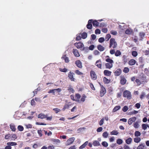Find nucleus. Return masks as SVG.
<instances>
[{"label": "nucleus", "mask_w": 149, "mask_h": 149, "mask_svg": "<svg viewBox=\"0 0 149 149\" xmlns=\"http://www.w3.org/2000/svg\"><path fill=\"white\" fill-rule=\"evenodd\" d=\"M71 99L74 101H75L79 103H83L85 102L87 97L85 94H83L81 96L79 94H76L75 95H71Z\"/></svg>", "instance_id": "f257e3e1"}, {"label": "nucleus", "mask_w": 149, "mask_h": 149, "mask_svg": "<svg viewBox=\"0 0 149 149\" xmlns=\"http://www.w3.org/2000/svg\"><path fill=\"white\" fill-rule=\"evenodd\" d=\"M117 46V43L115 39L113 38H111L110 40V47H112L113 48H115Z\"/></svg>", "instance_id": "f03ea898"}, {"label": "nucleus", "mask_w": 149, "mask_h": 149, "mask_svg": "<svg viewBox=\"0 0 149 149\" xmlns=\"http://www.w3.org/2000/svg\"><path fill=\"white\" fill-rule=\"evenodd\" d=\"M74 45L77 48L81 50H83L85 48L84 45L83 43L81 42L75 43Z\"/></svg>", "instance_id": "7ed1b4c3"}, {"label": "nucleus", "mask_w": 149, "mask_h": 149, "mask_svg": "<svg viewBox=\"0 0 149 149\" xmlns=\"http://www.w3.org/2000/svg\"><path fill=\"white\" fill-rule=\"evenodd\" d=\"M61 89L58 88L50 90L48 91V93H52L53 95H55L56 94L60 93L61 91Z\"/></svg>", "instance_id": "20e7f679"}, {"label": "nucleus", "mask_w": 149, "mask_h": 149, "mask_svg": "<svg viewBox=\"0 0 149 149\" xmlns=\"http://www.w3.org/2000/svg\"><path fill=\"white\" fill-rule=\"evenodd\" d=\"M73 104V103L71 102H69L65 103L62 109V110L64 111L66 109H68Z\"/></svg>", "instance_id": "39448f33"}, {"label": "nucleus", "mask_w": 149, "mask_h": 149, "mask_svg": "<svg viewBox=\"0 0 149 149\" xmlns=\"http://www.w3.org/2000/svg\"><path fill=\"white\" fill-rule=\"evenodd\" d=\"M123 96L124 97H127V98L130 99L131 97V95L130 91H126L123 93Z\"/></svg>", "instance_id": "423d86ee"}, {"label": "nucleus", "mask_w": 149, "mask_h": 149, "mask_svg": "<svg viewBox=\"0 0 149 149\" xmlns=\"http://www.w3.org/2000/svg\"><path fill=\"white\" fill-rule=\"evenodd\" d=\"M74 74L71 72H70L68 74V77L69 79L70 80L72 81H75V79L74 77Z\"/></svg>", "instance_id": "0eeeda50"}, {"label": "nucleus", "mask_w": 149, "mask_h": 149, "mask_svg": "<svg viewBox=\"0 0 149 149\" xmlns=\"http://www.w3.org/2000/svg\"><path fill=\"white\" fill-rule=\"evenodd\" d=\"M75 140V138L74 137H72L68 139L66 143V145H69L72 143Z\"/></svg>", "instance_id": "6e6552de"}, {"label": "nucleus", "mask_w": 149, "mask_h": 149, "mask_svg": "<svg viewBox=\"0 0 149 149\" xmlns=\"http://www.w3.org/2000/svg\"><path fill=\"white\" fill-rule=\"evenodd\" d=\"M106 90L105 88L103 86H101V88L100 92V95L101 97H102L105 94Z\"/></svg>", "instance_id": "1a4fd4ad"}, {"label": "nucleus", "mask_w": 149, "mask_h": 149, "mask_svg": "<svg viewBox=\"0 0 149 149\" xmlns=\"http://www.w3.org/2000/svg\"><path fill=\"white\" fill-rule=\"evenodd\" d=\"M95 65L98 68L102 69V62L100 60H99L96 61Z\"/></svg>", "instance_id": "9d476101"}, {"label": "nucleus", "mask_w": 149, "mask_h": 149, "mask_svg": "<svg viewBox=\"0 0 149 149\" xmlns=\"http://www.w3.org/2000/svg\"><path fill=\"white\" fill-rule=\"evenodd\" d=\"M136 119V118L135 117H133L130 118L128 120V123L129 125H131L134 122Z\"/></svg>", "instance_id": "9b49d317"}, {"label": "nucleus", "mask_w": 149, "mask_h": 149, "mask_svg": "<svg viewBox=\"0 0 149 149\" xmlns=\"http://www.w3.org/2000/svg\"><path fill=\"white\" fill-rule=\"evenodd\" d=\"M120 78V83L121 84L123 85H124L126 82V79L123 76H121Z\"/></svg>", "instance_id": "f8f14e48"}, {"label": "nucleus", "mask_w": 149, "mask_h": 149, "mask_svg": "<svg viewBox=\"0 0 149 149\" xmlns=\"http://www.w3.org/2000/svg\"><path fill=\"white\" fill-rule=\"evenodd\" d=\"M75 64L79 68H81L82 67V65L81 62L79 60H77L75 61Z\"/></svg>", "instance_id": "ddd939ff"}, {"label": "nucleus", "mask_w": 149, "mask_h": 149, "mask_svg": "<svg viewBox=\"0 0 149 149\" xmlns=\"http://www.w3.org/2000/svg\"><path fill=\"white\" fill-rule=\"evenodd\" d=\"M91 76V78L94 80H95L97 78V76L95 72L93 71H91L90 72Z\"/></svg>", "instance_id": "4468645a"}, {"label": "nucleus", "mask_w": 149, "mask_h": 149, "mask_svg": "<svg viewBox=\"0 0 149 149\" xmlns=\"http://www.w3.org/2000/svg\"><path fill=\"white\" fill-rule=\"evenodd\" d=\"M92 20H89L88 22V24L87 25V27L88 29H91L92 28V25L91 22L92 21Z\"/></svg>", "instance_id": "2eb2a0df"}, {"label": "nucleus", "mask_w": 149, "mask_h": 149, "mask_svg": "<svg viewBox=\"0 0 149 149\" xmlns=\"http://www.w3.org/2000/svg\"><path fill=\"white\" fill-rule=\"evenodd\" d=\"M121 73V71L120 69H117L115 72V75L116 76L120 75Z\"/></svg>", "instance_id": "dca6fc26"}, {"label": "nucleus", "mask_w": 149, "mask_h": 149, "mask_svg": "<svg viewBox=\"0 0 149 149\" xmlns=\"http://www.w3.org/2000/svg\"><path fill=\"white\" fill-rule=\"evenodd\" d=\"M73 52L75 56L79 57L80 56L77 50L73 49Z\"/></svg>", "instance_id": "f3484780"}, {"label": "nucleus", "mask_w": 149, "mask_h": 149, "mask_svg": "<svg viewBox=\"0 0 149 149\" xmlns=\"http://www.w3.org/2000/svg\"><path fill=\"white\" fill-rule=\"evenodd\" d=\"M121 108V107L119 106H115L113 110V112H115L120 109Z\"/></svg>", "instance_id": "a211bd4d"}, {"label": "nucleus", "mask_w": 149, "mask_h": 149, "mask_svg": "<svg viewBox=\"0 0 149 149\" xmlns=\"http://www.w3.org/2000/svg\"><path fill=\"white\" fill-rule=\"evenodd\" d=\"M142 127L143 130H145L147 127H149V125L146 124H143L142 125Z\"/></svg>", "instance_id": "6ab92c4d"}, {"label": "nucleus", "mask_w": 149, "mask_h": 149, "mask_svg": "<svg viewBox=\"0 0 149 149\" xmlns=\"http://www.w3.org/2000/svg\"><path fill=\"white\" fill-rule=\"evenodd\" d=\"M106 68H107L110 69L113 66V63H107L105 64Z\"/></svg>", "instance_id": "aec40b11"}, {"label": "nucleus", "mask_w": 149, "mask_h": 149, "mask_svg": "<svg viewBox=\"0 0 149 149\" xmlns=\"http://www.w3.org/2000/svg\"><path fill=\"white\" fill-rule=\"evenodd\" d=\"M136 62L135 60L134 59H131L129 62V64L131 65H134Z\"/></svg>", "instance_id": "412c9836"}, {"label": "nucleus", "mask_w": 149, "mask_h": 149, "mask_svg": "<svg viewBox=\"0 0 149 149\" xmlns=\"http://www.w3.org/2000/svg\"><path fill=\"white\" fill-rule=\"evenodd\" d=\"M111 72L108 70H105L104 71V74L106 75L109 76L111 74Z\"/></svg>", "instance_id": "4be33fe9"}, {"label": "nucleus", "mask_w": 149, "mask_h": 149, "mask_svg": "<svg viewBox=\"0 0 149 149\" xmlns=\"http://www.w3.org/2000/svg\"><path fill=\"white\" fill-rule=\"evenodd\" d=\"M61 58L62 59L64 60L66 63H68L69 61L68 58L66 57L65 55L63 56Z\"/></svg>", "instance_id": "5701e85b"}, {"label": "nucleus", "mask_w": 149, "mask_h": 149, "mask_svg": "<svg viewBox=\"0 0 149 149\" xmlns=\"http://www.w3.org/2000/svg\"><path fill=\"white\" fill-rule=\"evenodd\" d=\"M38 118H40L41 119H43L46 117V116L43 114L41 113L38 115Z\"/></svg>", "instance_id": "b1692460"}, {"label": "nucleus", "mask_w": 149, "mask_h": 149, "mask_svg": "<svg viewBox=\"0 0 149 149\" xmlns=\"http://www.w3.org/2000/svg\"><path fill=\"white\" fill-rule=\"evenodd\" d=\"M102 136L104 138H106L108 137L109 134L107 132H105L103 133Z\"/></svg>", "instance_id": "393cba45"}, {"label": "nucleus", "mask_w": 149, "mask_h": 149, "mask_svg": "<svg viewBox=\"0 0 149 149\" xmlns=\"http://www.w3.org/2000/svg\"><path fill=\"white\" fill-rule=\"evenodd\" d=\"M132 141V139L131 138H129L126 140L125 142L127 144H129L131 143Z\"/></svg>", "instance_id": "a878e982"}, {"label": "nucleus", "mask_w": 149, "mask_h": 149, "mask_svg": "<svg viewBox=\"0 0 149 149\" xmlns=\"http://www.w3.org/2000/svg\"><path fill=\"white\" fill-rule=\"evenodd\" d=\"M93 144L94 146H99L100 145V143L96 140L94 141H93Z\"/></svg>", "instance_id": "bb28decb"}, {"label": "nucleus", "mask_w": 149, "mask_h": 149, "mask_svg": "<svg viewBox=\"0 0 149 149\" xmlns=\"http://www.w3.org/2000/svg\"><path fill=\"white\" fill-rule=\"evenodd\" d=\"M59 70L61 72H67L68 70V69L66 68H59Z\"/></svg>", "instance_id": "cd10ccee"}, {"label": "nucleus", "mask_w": 149, "mask_h": 149, "mask_svg": "<svg viewBox=\"0 0 149 149\" xmlns=\"http://www.w3.org/2000/svg\"><path fill=\"white\" fill-rule=\"evenodd\" d=\"M118 134V132L116 130H113L110 132L111 135H117Z\"/></svg>", "instance_id": "c85d7f7f"}, {"label": "nucleus", "mask_w": 149, "mask_h": 149, "mask_svg": "<svg viewBox=\"0 0 149 149\" xmlns=\"http://www.w3.org/2000/svg\"><path fill=\"white\" fill-rule=\"evenodd\" d=\"M51 141L53 142H54L56 143H60V141L58 139H51Z\"/></svg>", "instance_id": "c756f323"}, {"label": "nucleus", "mask_w": 149, "mask_h": 149, "mask_svg": "<svg viewBox=\"0 0 149 149\" xmlns=\"http://www.w3.org/2000/svg\"><path fill=\"white\" fill-rule=\"evenodd\" d=\"M88 143V142L87 141H86L84 144H83L79 147V149H82L84 148L87 145Z\"/></svg>", "instance_id": "7c9ffc66"}, {"label": "nucleus", "mask_w": 149, "mask_h": 149, "mask_svg": "<svg viewBox=\"0 0 149 149\" xmlns=\"http://www.w3.org/2000/svg\"><path fill=\"white\" fill-rule=\"evenodd\" d=\"M141 140V139L140 137H136L134 139V142L136 143H138Z\"/></svg>", "instance_id": "2f4dec72"}, {"label": "nucleus", "mask_w": 149, "mask_h": 149, "mask_svg": "<svg viewBox=\"0 0 149 149\" xmlns=\"http://www.w3.org/2000/svg\"><path fill=\"white\" fill-rule=\"evenodd\" d=\"M123 140L120 139H118L116 140L117 143L119 145L122 144L123 143Z\"/></svg>", "instance_id": "473e14b6"}, {"label": "nucleus", "mask_w": 149, "mask_h": 149, "mask_svg": "<svg viewBox=\"0 0 149 149\" xmlns=\"http://www.w3.org/2000/svg\"><path fill=\"white\" fill-rule=\"evenodd\" d=\"M132 32V31L131 29H127L125 31V33L128 34H130Z\"/></svg>", "instance_id": "72a5a7b5"}, {"label": "nucleus", "mask_w": 149, "mask_h": 149, "mask_svg": "<svg viewBox=\"0 0 149 149\" xmlns=\"http://www.w3.org/2000/svg\"><path fill=\"white\" fill-rule=\"evenodd\" d=\"M10 129L13 131H15L16 128L15 127V126L14 125V124H11L10 125Z\"/></svg>", "instance_id": "f704fd0d"}, {"label": "nucleus", "mask_w": 149, "mask_h": 149, "mask_svg": "<svg viewBox=\"0 0 149 149\" xmlns=\"http://www.w3.org/2000/svg\"><path fill=\"white\" fill-rule=\"evenodd\" d=\"M103 81L105 84H108L110 82V80L104 77L103 78Z\"/></svg>", "instance_id": "c9c22d12"}, {"label": "nucleus", "mask_w": 149, "mask_h": 149, "mask_svg": "<svg viewBox=\"0 0 149 149\" xmlns=\"http://www.w3.org/2000/svg\"><path fill=\"white\" fill-rule=\"evenodd\" d=\"M97 48L98 49L101 51H103L104 49V47L101 45H98Z\"/></svg>", "instance_id": "e433bc0d"}, {"label": "nucleus", "mask_w": 149, "mask_h": 149, "mask_svg": "<svg viewBox=\"0 0 149 149\" xmlns=\"http://www.w3.org/2000/svg\"><path fill=\"white\" fill-rule=\"evenodd\" d=\"M7 144L8 145L14 146L16 145L17 144L16 143L14 142H9L7 143Z\"/></svg>", "instance_id": "4c0bfd02"}, {"label": "nucleus", "mask_w": 149, "mask_h": 149, "mask_svg": "<svg viewBox=\"0 0 149 149\" xmlns=\"http://www.w3.org/2000/svg\"><path fill=\"white\" fill-rule=\"evenodd\" d=\"M145 146V145L141 144L137 148V149H143Z\"/></svg>", "instance_id": "58836bf2"}, {"label": "nucleus", "mask_w": 149, "mask_h": 149, "mask_svg": "<svg viewBox=\"0 0 149 149\" xmlns=\"http://www.w3.org/2000/svg\"><path fill=\"white\" fill-rule=\"evenodd\" d=\"M81 36L82 38L83 39H85L87 37V34L86 33H84L81 34Z\"/></svg>", "instance_id": "ea45409f"}, {"label": "nucleus", "mask_w": 149, "mask_h": 149, "mask_svg": "<svg viewBox=\"0 0 149 149\" xmlns=\"http://www.w3.org/2000/svg\"><path fill=\"white\" fill-rule=\"evenodd\" d=\"M102 145L104 147H107L108 146V143L106 141H103L102 143Z\"/></svg>", "instance_id": "a19ab883"}, {"label": "nucleus", "mask_w": 149, "mask_h": 149, "mask_svg": "<svg viewBox=\"0 0 149 149\" xmlns=\"http://www.w3.org/2000/svg\"><path fill=\"white\" fill-rule=\"evenodd\" d=\"M93 25L94 26H97L99 25V23L97 20H94L93 22Z\"/></svg>", "instance_id": "79ce46f5"}, {"label": "nucleus", "mask_w": 149, "mask_h": 149, "mask_svg": "<svg viewBox=\"0 0 149 149\" xmlns=\"http://www.w3.org/2000/svg\"><path fill=\"white\" fill-rule=\"evenodd\" d=\"M104 119L102 118L101 119L99 122V124L100 126L102 125L104 123Z\"/></svg>", "instance_id": "37998d69"}, {"label": "nucleus", "mask_w": 149, "mask_h": 149, "mask_svg": "<svg viewBox=\"0 0 149 149\" xmlns=\"http://www.w3.org/2000/svg\"><path fill=\"white\" fill-rule=\"evenodd\" d=\"M132 55L134 57H136L138 55V53L136 51H133L132 52Z\"/></svg>", "instance_id": "c03bdc74"}, {"label": "nucleus", "mask_w": 149, "mask_h": 149, "mask_svg": "<svg viewBox=\"0 0 149 149\" xmlns=\"http://www.w3.org/2000/svg\"><path fill=\"white\" fill-rule=\"evenodd\" d=\"M24 125L26 128H31L32 127V125L30 124H25Z\"/></svg>", "instance_id": "a18cd8bd"}, {"label": "nucleus", "mask_w": 149, "mask_h": 149, "mask_svg": "<svg viewBox=\"0 0 149 149\" xmlns=\"http://www.w3.org/2000/svg\"><path fill=\"white\" fill-rule=\"evenodd\" d=\"M17 128L18 130L20 131H22L24 130V127L21 125H19L18 126Z\"/></svg>", "instance_id": "49530a36"}, {"label": "nucleus", "mask_w": 149, "mask_h": 149, "mask_svg": "<svg viewBox=\"0 0 149 149\" xmlns=\"http://www.w3.org/2000/svg\"><path fill=\"white\" fill-rule=\"evenodd\" d=\"M141 133L140 132L136 131L134 133V135L135 136H139L141 135Z\"/></svg>", "instance_id": "de8ad7c7"}, {"label": "nucleus", "mask_w": 149, "mask_h": 149, "mask_svg": "<svg viewBox=\"0 0 149 149\" xmlns=\"http://www.w3.org/2000/svg\"><path fill=\"white\" fill-rule=\"evenodd\" d=\"M128 109V107L126 106H124L122 109V110L124 112H126Z\"/></svg>", "instance_id": "09e8293b"}, {"label": "nucleus", "mask_w": 149, "mask_h": 149, "mask_svg": "<svg viewBox=\"0 0 149 149\" xmlns=\"http://www.w3.org/2000/svg\"><path fill=\"white\" fill-rule=\"evenodd\" d=\"M134 126L135 128H138L139 127V125L137 122H136L134 124Z\"/></svg>", "instance_id": "8fccbe9b"}, {"label": "nucleus", "mask_w": 149, "mask_h": 149, "mask_svg": "<svg viewBox=\"0 0 149 149\" xmlns=\"http://www.w3.org/2000/svg\"><path fill=\"white\" fill-rule=\"evenodd\" d=\"M123 71L125 73H127L129 72V69L127 67H125L124 68Z\"/></svg>", "instance_id": "3c124183"}, {"label": "nucleus", "mask_w": 149, "mask_h": 149, "mask_svg": "<svg viewBox=\"0 0 149 149\" xmlns=\"http://www.w3.org/2000/svg\"><path fill=\"white\" fill-rule=\"evenodd\" d=\"M81 38H82V37L81 34L77 35L76 37V40H81Z\"/></svg>", "instance_id": "603ef678"}, {"label": "nucleus", "mask_w": 149, "mask_h": 149, "mask_svg": "<svg viewBox=\"0 0 149 149\" xmlns=\"http://www.w3.org/2000/svg\"><path fill=\"white\" fill-rule=\"evenodd\" d=\"M121 54V52L119 50H117L115 53V55L116 56H118Z\"/></svg>", "instance_id": "864d4df0"}, {"label": "nucleus", "mask_w": 149, "mask_h": 149, "mask_svg": "<svg viewBox=\"0 0 149 149\" xmlns=\"http://www.w3.org/2000/svg\"><path fill=\"white\" fill-rule=\"evenodd\" d=\"M104 38L101 37L99 39L98 41L100 43H102L104 41Z\"/></svg>", "instance_id": "5fc2aeb1"}, {"label": "nucleus", "mask_w": 149, "mask_h": 149, "mask_svg": "<svg viewBox=\"0 0 149 149\" xmlns=\"http://www.w3.org/2000/svg\"><path fill=\"white\" fill-rule=\"evenodd\" d=\"M115 140V137L113 136H112L109 139V141L110 142H113Z\"/></svg>", "instance_id": "6e6d98bb"}, {"label": "nucleus", "mask_w": 149, "mask_h": 149, "mask_svg": "<svg viewBox=\"0 0 149 149\" xmlns=\"http://www.w3.org/2000/svg\"><path fill=\"white\" fill-rule=\"evenodd\" d=\"M113 35H116L117 34V32L116 31L114 30H112L110 32Z\"/></svg>", "instance_id": "4d7b16f0"}, {"label": "nucleus", "mask_w": 149, "mask_h": 149, "mask_svg": "<svg viewBox=\"0 0 149 149\" xmlns=\"http://www.w3.org/2000/svg\"><path fill=\"white\" fill-rule=\"evenodd\" d=\"M37 132L39 136L40 137H41L42 135V131L41 130H38L37 131Z\"/></svg>", "instance_id": "13d9d810"}, {"label": "nucleus", "mask_w": 149, "mask_h": 149, "mask_svg": "<svg viewBox=\"0 0 149 149\" xmlns=\"http://www.w3.org/2000/svg\"><path fill=\"white\" fill-rule=\"evenodd\" d=\"M56 113H57L61 111V110L58 108H54L53 109Z\"/></svg>", "instance_id": "bf43d9fd"}, {"label": "nucleus", "mask_w": 149, "mask_h": 149, "mask_svg": "<svg viewBox=\"0 0 149 149\" xmlns=\"http://www.w3.org/2000/svg\"><path fill=\"white\" fill-rule=\"evenodd\" d=\"M106 62H108V63H113V61L109 58H107L106 60Z\"/></svg>", "instance_id": "052dcab7"}, {"label": "nucleus", "mask_w": 149, "mask_h": 149, "mask_svg": "<svg viewBox=\"0 0 149 149\" xmlns=\"http://www.w3.org/2000/svg\"><path fill=\"white\" fill-rule=\"evenodd\" d=\"M75 73L78 75H81L83 73L78 70H75Z\"/></svg>", "instance_id": "680f3d73"}, {"label": "nucleus", "mask_w": 149, "mask_h": 149, "mask_svg": "<svg viewBox=\"0 0 149 149\" xmlns=\"http://www.w3.org/2000/svg\"><path fill=\"white\" fill-rule=\"evenodd\" d=\"M77 107L76 106H74L71 110V112H74L77 110Z\"/></svg>", "instance_id": "e2e57ef3"}, {"label": "nucleus", "mask_w": 149, "mask_h": 149, "mask_svg": "<svg viewBox=\"0 0 149 149\" xmlns=\"http://www.w3.org/2000/svg\"><path fill=\"white\" fill-rule=\"evenodd\" d=\"M102 130V128L101 127H100L97 129L96 131L97 132H101Z\"/></svg>", "instance_id": "0e129e2a"}, {"label": "nucleus", "mask_w": 149, "mask_h": 149, "mask_svg": "<svg viewBox=\"0 0 149 149\" xmlns=\"http://www.w3.org/2000/svg\"><path fill=\"white\" fill-rule=\"evenodd\" d=\"M111 37V35L110 34H107L105 38L106 39H107V40H108Z\"/></svg>", "instance_id": "69168bd1"}, {"label": "nucleus", "mask_w": 149, "mask_h": 149, "mask_svg": "<svg viewBox=\"0 0 149 149\" xmlns=\"http://www.w3.org/2000/svg\"><path fill=\"white\" fill-rule=\"evenodd\" d=\"M11 138H12V140H15V139H17V137L16 136V135L13 134V135L12 136H11Z\"/></svg>", "instance_id": "338daca9"}, {"label": "nucleus", "mask_w": 149, "mask_h": 149, "mask_svg": "<svg viewBox=\"0 0 149 149\" xmlns=\"http://www.w3.org/2000/svg\"><path fill=\"white\" fill-rule=\"evenodd\" d=\"M101 31L100 30L98 29H96L95 31V34H100V33Z\"/></svg>", "instance_id": "774afa93"}]
</instances>
